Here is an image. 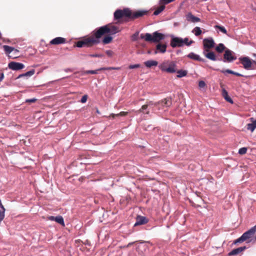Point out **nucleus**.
<instances>
[{
    "instance_id": "obj_34",
    "label": "nucleus",
    "mask_w": 256,
    "mask_h": 256,
    "mask_svg": "<svg viewBox=\"0 0 256 256\" xmlns=\"http://www.w3.org/2000/svg\"><path fill=\"white\" fill-rule=\"evenodd\" d=\"M103 70H100V68H98V69L96 70H88L85 71L84 72V74H97L98 73V71Z\"/></svg>"
},
{
    "instance_id": "obj_10",
    "label": "nucleus",
    "mask_w": 256,
    "mask_h": 256,
    "mask_svg": "<svg viewBox=\"0 0 256 256\" xmlns=\"http://www.w3.org/2000/svg\"><path fill=\"white\" fill-rule=\"evenodd\" d=\"M214 42L212 38H204L203 40L204 51H209L214 46Z\"/></svg>"
},
{
    "instance_id": "obj_35",
    "label": "nucleus",
    "mask_w": 256,
    "mask_h": 256,
    "mask_svg": "<svg viewBox=\"0 0 256 256\" xmlns=\"http://www.w3.org/2000/svg\"><path fill=\"white\" fill-rule=\"evenodd\" d=\"M214 28H216L218 29L222 33L224 34H227V31L226 29L224 28V27L219 25H216L214 26Z\"/></svg>"
},
{
    "instance_id": "obj_7",
    "label": "nucleus",
    "mask_w": 256,
    "mask_h": 256,
    "mask_svg": "<svg viewBox=\"0 0 256 256\" xmlns=\"http://www.w3.org/2000/svg\"><path fill=\"white\" fill-rule=\"evenodd\" d=\"M172 104V99L170 98H167L158 102H156L154 104V106H156L158 110L166 111L167 108L170 106Z\"/></svg>"
},
{
    "instance_id": "obj_36",
    "label": "nucleus",
    "mask_w": 256,
    "mask_h": 256,
    "mask_svg": "<svg viewBox=\"0 0 256 256\" xmlns=\"http://www.w3.org/2000/svg\"><path fill=\"white\" fill-rule=\"evenodd\" d=\"M148 108V104H144V105L142 106V108L140 110L136 111V114H138L140 112L144 113V110H146Z\"/></svg>"
},
{
    "instance_id": "obj_22",
    "label": "nucleus",
    "mask_w": 256,
    "mask_h": 256,
    "mask_svg": "<svg viewBox=\"0 0 256 256\" xmlns=\"http://www.w3.org/2000/svg\"><path fill=\"white\" fill-rule=\"evenodd\" d=\"M144 64L146 66L150 68L153 66H157L158 64V62L156 60H150L145 62Z\"/></svg>"
},
{
    "instance_id": "obj_23",
    "label": "nucleus",
    "mask_w": 256,
    "mask_h": 256,
    "mask_svg": "<svg viewBox=\"0 0 256 256\" xmlns=\"http://www.w3.org/2000/svg\"><path fill=\"white\" fill-rule=\"evenodd\" d=\"M222 95L224 99L228 102L232 104L233 100L232 99L228 96V92L224 89L223 88L222 90Z\"/></svg>"
},
{
    "instance_id": "obj_20",
    "label": "nucleus",
    "mask_w": 256,
    "mask_h": 256,
    "mask_svg": "<svg viewBox=\"0 0 256 256\" xmlns=\"http://www.w3.org/2000/svg\"><path fill=\"white\" fill-rule=\"evenodd\" d=\"M250 120L252 123L247 124L246 128L248 130L253 132L256 128V120H254V118H251Z\"/></svg>"
},
{
    "instance_id": "obj_30",
    "label": "nucleus",
    "mask_w": 256,
    "mask_h": 256,
    "mask_svg": "<svg viewBox=\"0 0 256 256\" xmlns=\"http://www.w3.org/2000/svg\"><path fill=\"white\" fill-rule=\"evenodd\" d=\"M128 114V112H120L119 114H112L110 115V117H112L113 118H114L116 116H126Z\"/></svg>"
},
{
    "instance_id": "obj_21",
    "label": "nucleus",
    "mask_w": 256,
    "mask_h": 256,
    "mask_svg": "<svg viewBox=\"0 0 256 256\" xmlns=\"http://www.w3.org/2000/svg\"><path fill=\"white\" fill-rule=\"evenodd\" d=\"M187 57L198 62H204V60L201 58L198 55L194 53L190 52L188 56Z\"/></svg>"
},
{
    "instance_id": "obj_1",
    "label": "nucleus",
    "mask_w": 256,
    "mask_h": 256,
    "mask_svg": "<svg viewBox=\"0 0 256 256\" xmlns=\"http://www.w3.org/2000/svg\"><path fill=\"white\" fill-rule=\"evenodd\" d=\"M148 13L147 10L133 12L128 8H125L123 10H116L114 12V18L118 20L119 23L126 22L146 15Z\"/></svg>"
},
{
    "instance_id": "obj_8",
    "label": "nucleus",
    "mask_w": 256,
    "mask_h": 256,
    "mask_svg": "<svg viewBox=\"0 0 256 256\" xmlns=\"http://www.w3.org/2000/svg\"><path fill=\"white\" fill-rule=\"evenodd\" d=\"M4 52L10 58H16L18 57L19 50L8 46H3Z\"/></svg>"
},
{
    "instance_id": "obj_24",
    "label": "nucleus",
    "mask_w": 256,
    "mask_h": 256,
    "mask_svg": "<svg viewBox=\"0 0 256 256\" xmlns=\"http://www.w3.org/2000/svg\"><path fill=\"white\" fill-rule=\"evenodd\" d=\"M35 73V70L34 69H32L24 74H20L16 78H20L22 77H23V76H32V75L34 74Z\"/></svg>"
},
{
    "instance_id": "obj_49",
    "label": "nucleus",
    "mask_w": 256,
    "mask_h": 256,
    "mask_svg": "<svg viewBox=\"0 0 256 256\" xmlns=\"http://www.w3.org/2000/svg\"><path fill=\"white\" fill-rule=\"evenodd\" d=\"M4 74L3 73H2L1 76H0V81H2V79L4 78Z\"/></svg>"
},
{
    "instance_id": "obj_16",
    "label": "nucleus",
    "mask_w": 256,
    "mask_h": 256,
    "mask_svg": "<svg viewBox=\"0 0 256 256\" xmlns=\"http://www.w3.org/2000/svg\"><path fill=\"white\" fill-rule=\"evenodd\" d=\"M186 20L190 22H197L200 21V19L194 16L191 12H188L186 15Z\"/></svg>"
},
{
    "instance_id": "obj_48",
    "label": "nucleus",
    "mask_w": 256,
    "mask_h": 256,
    "mask_svg": "<svg viewBox=\"0 0 256 256\" xmlns=\"http://www.w3.org/2000/svg\"><path fill=\"white\" fill-rule=\"evenodd\" d=\"M155 103L156 102H154L152 101H150L149 102H148L147 104H148V106H154Z\"/></svg>"
},
{
    "instance_id": "obj_12",
    "label": "nucleus",
    "mask_w": 256,
    "mask_h": 256,
    "mask_svg": "<svg viewBox=\"0 0 256 256\" xmlns=\"http://www.w3.org/2000/svg\"><path fill=\"white\" fill-rule=\"evenodd\" d=\"M170 45L173 48L184 46L182 38L179 37H174L172 38Z\"/></svg>"
},
{
    "instance_id": "obj_50",
    "label": "nucleus",
    "mask_w": 256,
    "mask_h": 256,
    "mask_svg": "<svg viewBox=\"0 0 256 256\" xmlns=\"http://www.w3.org/2000/svg\"><path fill=\"white\" fill-rule=\"evenodd\" d=\"M149 113H150V112L148 110L146 112V114H149Z\"/></svg>"
},
{
    "instance_id": "obj_33",
    "label": "nucleus",
    "mask_w": 256,
    "mask_h": 256,
    "mask_svg": "<svg viewBox=\"0 0 256 256\" xmlns=\"http://www.w3.org/2000/svg\"><path fill=\"white\" fill-rule=\"evenodd\" d=\"M182 41H183V45L184 46L186 45L187 46H190L194 42L192 40L189 41V39L188 38H186L184 39L182 38Z\"/></svg>"
},
{
    "instance_id": "obj_27",
    "label": "nucleus",
    "mask_w": 256,
    "mask_h": 256,
    "mask_svg": "<svg viewBox=\"0 0 256 256\" xmlns=\"http://www.w3.org/2000/svg\"><path fill=\"white\" fill-rule=\"evenodd\" d=\"M109 35L105 36L102 40V42L104 44H108L112 42V38Z\"/></svg>"
},
{
    "instance_id": "obj_40",
    "label": "nucleus",
    "mask_w": 256,
    "mask_h": 256,
    "mask_svg": "<svg viewBox=\"0 0 256 256\" xmlns=\"http://www.w3.org/2000/svg\"><path fill=\"white\" fill-rule=\"evenodd\" d=\"M138 32H136L134 34H132V40H133V41L136 40H138Z\"/></svg>"
},
{
    "instance_id": "obj_28",
    "label": "nucleus",
    "mask_w": 256,
    "mask_h": 256,
    "mask_svg": "<svg viewBox=\"0 0 256 256\" xmlns=\"http://www.w3.org/2000/svg\"><path fill=\"white\" fill-rule=\"evenodd\" d=\"M192 32L195 34L196 36H199L202 33L201 28L198 26L195 27L192 30Z\"/></svg>"
},
{
    "instance_id": "obj_18",
    "label": "nucleus",
    "mask_w": 256,
    "mask_h": 256,
    "mask_svg": "<svg viewBox=\"0 0 256 256\" xmlns=\"http://www.w3.org/2000/svg\"><path fill=\"white\" fill-rule=\"evenodd\" d=\"M203 54L207 58L211 60L216 61V60L214 53L213 52H210V50L208 52L204 51Z\"/></svg>"
},
{
    "instance_id": "obj_39",
    "label": "nucleus",
    "mask_w": 256,
    "mask_h": 256,
    "mask_svg": "<svg viewBox=\"0 0 256 256\" xmlns=\"http://www.w3.org/2000/svg\"><path fill=\"white\" fill-rule=\"evenodd\" d=\"M247 152V148H240L238 150V153L240 154H244Z\"/></svg>"
},
{
    "instance_id": "obj_29",
    "label": "nucleus",
    "mask_w": 256,
    "mask_h": 256,
    "mask_svg": "<svg viewBox=\"0 0 256 256\" xmlns=\"http://www.w3.org/2000/svg\"><path fill=\"white\" fill-rule=\"evenodd\" d=\"M226 47L222 44H220L216 48V50L219 53H222Z\"/></svg>"
},
{
    "instance_id": "obj_43",
    "label": "nucleus",
    "mask_w": 256,
    "mask_h": 256,
    "mask_svg": "<svg viewBox=\"0 0 256 256\" xmlns=\"http://www.w3.org/2000/svg\"><path fill=\"white\" fill-rule=\"evenodd\" d=\"M88 100V96L86 94L82 96V98H81L80 102L82 103H85Z\"/></svg>"
},
{
    "instance_id": "obj_32",
    "label": "nucleus",
    "mask_w": 256,
    "mask_h": 256,
    "mask_svg": "<svg viewBox=\"0 0 256 256\" xmlns=\"http://www.w3.org/2000/svg\"><path fill=\"white\" fill-rule=\"evenodd\" d=\"M177 72V73L178 74L177 75L178 78H182L183 76H186L187 74V72L186 70H178Z\"/></svg>"
},
{
    "instance_id": "obj_51",
    "label": "nucleus",
    "mask_w": 256,
    "mask_h": 256,
    "mask_svg": "<svg viewBox=\"0 0 256 256\" xmlns=\"http://www.w3.org/2000/svg\"><path fill=\"white\" fill-rule=\"evenodd\" d=\"M254 10H255V12H256V8H255L254 9Z\"/></svg>"
},
{
    "instance_id": "obj_41",
    "label": "nucleus",
    "mask_w": 256,
    "mask_h": 256,
    "mask_svg": "<svg viewBox=\"0 0 256 256\" xmlns=\"http://www.w3.org/2000/svg\"><path fill=\"white\" fill-rule=\"evenodd\" d=\"M140 66L139 64H131L129 66L128 68L130 69L136 68H140Z\"/></svg>"
},
{
    "instance_id": "obj_15",
    "label": "nucleus",
    "mask_w": 256,
    "mask_h": 256,
    "mask_svg": "<svg viewBox=\"0 0 256 256\" xmlns=\"http://www.w3.org/2000/svg\"><path fill=\"white\" fill-rule=\"evenodd\" d=\"M148 220L146 217L138 216L136 218V222L134 224V226H136L139 225L144 224L148 223Z\"/></svg>"
},
{
    "instance_id": "obj_17",
    "label": "nucleus",
    "mask_w": 256,
    "mask_h": 256,
    "mask_svg": "<svg viewBox=\"0 0 256 256\" xmlns=\"http://www.w3.org/2000/svg\"><path fill=\"white\" fill-rule=\"evenodd\" d=\"M66 42V39L65 38H62V37H57V38H56L52 39L50 42V44H51L56 45V44H64Z\"/></svg>"
},
{
    "instance_id": "obj_3",
    "label": "nucleus",
    "mask_w": 256,
    "mask_h": 256,
    "mask_svg": "<svg viewBox=\"0 0 256 256\" xmlns=\"http://www.w3.org/2000/svg\"><path fill=\"white\" fill-rule=\"evenodd\" d=\"M100 38L106 34H114L120 31V28L112 24H108L96 29Z\"/></svg>"
},
{
    "instance_id": "obj_47",
    "label": "nucleus",
    "mask_w": 256,
    "mask_h": 256,
    "mask_svg": "<svg viewBox=\"0 0 256 256\" xmlns=\"http://www.w3.org/2000/svg\"><path fill=\"white\" fill-rule=\"evenodd\" d=\"M56 216H50L48 217V219L50 220L55 221Z\"/></svg>"
},
{
    "instance_id": "obj_13",
    "label": "nucleus",
    "mask_w": 256,
    "mask_h": 256,
    "mask_svg": "<svg viewBox=\"0 0 256 256\" xmlns=\"http://www.w3.org/2000/svg\"><path fill=\"white\" fill-rule=\"evenodd\" d=\"M8 67L12 70H18L24 68V66L22 63L12 62L8 64Z\"/></svg>"
},
{
    "instance_id": "obj_25",
    "label": "nucleus",
    "mask_w": 256,
    "mask_h": 256,
    "mask_svg": "<svg viewBox=\"0 0 256 256\" xmlns=\"http://www.w3.org/2000/svg\"><path fill=\"white\" fill-rule=\"evenodd\" d=\"M221 72L223 74H225V73H228V74H234L235 76H244L243 75H242V74H240V73H238V72H235L233 70H221Z\"/></svg>"
},
{
    "instance_id": "obj_6",
    "label": "nucleus",
    "mask_w": 256,
    "mask_h": 256,
    "mask_svg": "<svg viewBox=\"0 0 256 256\" xmlns=\"http://www.w3.org/2000/svg\"><path fill=\"white\" fill-rule=\"evenodd\" d=\"M160 68L163 72L168 73H174L176 71V66L174 62L166 60L159 66Z\"/></svg>"
},
{
    "instance_id": "obj_2",
    "label": "nucleus",
    "mask_w": 256,
    "mask_h": 256,
    "mask_svg": "<svg viewBox=\"0 0 256 256\" xmlns=\"http://www.w3.org/2000/svg\"><path fill=\"white\" fill-rule=\"evenodd\" d=\"M100 42V40L95 30L90 36L84 37L82 40L76 42V46L78 48L91 47Z\"/></svg>"
},
{
    "instance_id": "obj_26",
    "label": "nucleus",
    "mask_w": 256,
    "mask_h": 256,
    "mask_svg": "<svg viewBox=\"0 0 256 256\" xmlns=\"http://www.w3.org/2000/svg\"><path fill=\"white\" fill-rule=\"evenodd\" d=\"M164 8L165 6L163 4H160V5L158 7L154 10V14L155 16L159 14L161 12H162L164 10Z\"/></svg>"
},
{
    "instance_id": "obj_38",
    "label": "nucleus",
    "mask_w": 256,
    "mask_h": 256,
    "mask_svg": "<svg viewBox=\"0 0 256 256\" xmlns=\"http://www.w3.org/2000/svg\"><path fill=\"white\" fill-rule=\"evenodd\" d=\"M174 0H160V4H163L165 6L166 4H167L169 3L174 2Z\"/></svg>"
},
{
    "instance_id": "obj_44",
    "label": "nucleus",
    "mask_w": 256,
    "mask_h": 256,
    "mask_svg": "<svg viewBox=\"0 0 256 256\" xmlns=\"http://www.w3.org/2000/svg\"><path fill=\"white\" fill-rule=\"evenodd\" d=\"M37 100V99L34 98L31 99H27L26 100V102L28 103H32L34 102Z\"/></svg>"
},
{
    "instance_id": "obj_9",
    "label": "nucleus",
    "mask_w": 256,
    "mask_h": 256,
    "mask_svg": "<svg viewBox=\"0 0 256 256\" xmlns=\"http://www.w3.org/2000/svg\"><path fill=\"white\" fill-rule=\"evenodd\" d=\"M240 62L243 65V67L244 69L249 70H252V63L256 64V62L251 60L248 56L240 57L239 58Z\"/></svg>"
},
{
    "instance_id": "obj_42",
    "label": "nucleus",
    "mask_w": 256,
    "mask_h": 256,
    "mask_svg": "<svg viewBox=\"0 0 256 256\" xmlns=\"http://www.w3.org/2000/svg\"><path fill=\"white\" fill-rule=\"evenodd\" d=\"M206 83L203 80H200L199 82H198V86L200 88H204L206 86Z\"/></svg>"
},
{
    "instance_id": "obj_4",
    "label": "nucleus",
    "mask_w": 256,
    "mask_h": 256,
    "mask_svg": "<svg viewBox=\"0 0 256 256\" xmlns=\"http://www.w3.org/2000/svg\"><path fill=\"white\" fill-rule=\"evenodd\" d=\"M256 230V226L252 227L248 230L244 232L242 236L236 240L234 243L236 244L237 243H241L244 242H246V243H254L255 240L254 236Z\"/></svg>"
},
{
    "instance_id": "obj_11",
    "label": "nucleus",
    "mask_w": 256,
    "mask_h": 256,
    "mask_svg": "<svg viewBox=\"0 0 256 256\" xmlns=\"http://www.w3.org/2000/svg\"><path fill=\"white\" fill-rule=\"evenodd\" d=\"M236 59V57L234 56V54L232 50L227 49L225 50L224 54V62H230Z\"/></svg>"
},
{
    "instance_id": "obj_31",
    "label": "nucleus",
    "mask_w": 256,
    "mask_h": 256,
    "mask_svg": "<svg viewBox=\"0 0 256 256\" xmlns=\"http://www.w3.org/2000/svg\"><path fill=\"white\" fill-rule=\"evenodd\" d=\"M55 222H57L58 223L62 226H64V218L60 216H56Z\"/></svg>"
},
{
    "instance_id": "obj_19",
    "label": "nucleus",
    "mask_w": 256,
    "mask_h": 256,
    "mask_svg": "<svg viewBox=\"0 0 256 256\" xmlns=\"http://www.w3.org/2000/svg\"><path fill=\"white\" fill-rule=\"evenodd\" d=\"M246 248V246H241V247H239L237 248L234 249L228 254V256H231L236 255V254H240V252H242L244 250H245Z\"/></svg>"
},
{
    "instance_id": "obj_45",
    "label": "nucleus",
    "mask_w": 256,
    "mask_h": 256,
    "mask_svg": "<svg viewBox=\"0 0 256 256\" xmlns=\"http://www.w3.org/2000/svg\"><path fill=\"white\" fill-rule=\"evenodd\" d=\"M106 54L108 56H112L113 54V52H112V51L110 50H108L106 51Z\"/></svg>"
},
{
    "instance_id": "obj_14",
    "label": "nucleus",
    "mask_w": 256,
    "mask_h": 256,
    "mask_svg": "<svg viewBox=\"0 0 256 256\" xmlns=\"http://www.w3.org/2000/svg\"><path fill=\"white\" fill-rule=\"evenodd\" d=\"M167 45L166 44L158 43L156 46L154 54L158 53H164L166 52Z\"/></svg>"
},
{
    "instance_id": "obj_37",
    "label": "nucleus",
    "mask_w": 256,
    "mask_h": 256,
    "mask_svg": "<svg viewBox=\"0 0 256 256\" xmlns=\"http://www.w3.org/2000/svg\"><path fill=\"white\" fill-rule=\"evenodd\" d=\"M120 69V67H107V68H100V70H119Z\"/></svg>"
},
{
    "instance_id": "obj_46",
    "label": "nucleus",
    "mask_w": 256,
    "mask_h": 256,
    "mask_svg": "<svg viewBox=\"0 0 256 256\" xmlns=\"http://www.w3.org/2000/svg\"><path fill=\"white\" fill-rule=\"evenodd\" d=\"M89 56L90 57H102L103 56L99 54H90Z\"/></svg>"
},
{
    "instance_id": "obj_5",
    "label": "nucleus",
    "mask_w": 256,
    "mask_h": 256,
    "mask_svg": "<svg viewBox=\"0 0 256 256\" xmlns=\"http://www.w3.org/2000/svg\"><path fill=\"white\" fill-rule=\"evenodd\" d=\"M140 38L144 39L146 42L159 43L160 40L164 39L165 36L162 33L155 32L152 34L149 33L142 34H140Z\"/></svg>"
}]
</instances>
